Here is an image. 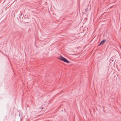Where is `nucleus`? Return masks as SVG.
<instances>
[{
    "instance_id": "1",
    "label": "nucleus",
    "mask_w": 121,
    "mask_h": 121,
    "mask_svg": "<svg viewBox=\"0 0 121 121\" xmlns=\"http://www.w3.org/2000/svg\"><path fill=\"white\" fill-rule=\"evenodd\" d=\"M59 59L60 60L63 61L67 63H69V62L68 60L62 56H60Z\"/></svg>"
},
{
    "instance_id": "2",
    "label": "nucleus",
    "mask_w": 121,
    "mask_h": 121,
    "mask_svg": "<svg viewBox=\"0 0 121 121\" xmlns=\"http://www.w3.org/2000/svg\"><path fill=\"white\" fill-rule=\"evenodd\" d=\"M106 40L104 39L102 40L99 43L98 45L100 46L101 45L103 44L106 41Z\"/></svg>"
},
{
    "instance_id": "3",
    "label": "nucleus",
    "mask_w": 121,
    "mask_h": 121,
    "mask_svg": "<svg viewBox=\"0 0 121 121\" xmlns=\"http://www.w3.org/2000/svg\"><path fill=\"white\" fill-rule=\"evenodd\" d=\"M43 107H42V108H41V109H43Z\"/></svg>"
}]
</instances>
